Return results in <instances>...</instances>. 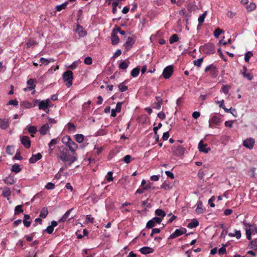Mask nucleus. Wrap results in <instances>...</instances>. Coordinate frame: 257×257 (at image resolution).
Masks as SVG:
<instances>
[{
  "instance_id": "2eb2a0df",
  "label": "nucleus",
  "mask_w": 257,
  "mask_h": 257,
  "mask_svg": "<svg viewBox=\"0 0 257 257\" xmlns=\"http://www.w3.org/2000/svg\"><path fill=\"white\" fill-rule=\"evenodd\" d=\"M42 157V156L41 153H38L36 155H33L29 159V162L30 163L33 164L35 163L37 161L40 160Z\"/></svg>"
},
{
  "instance_id": "49530a36",
  "label": "nucleus",
  "mask_w": 257,
  "mask_h": 257,
  "mask_svg": "<svg viewBox=\"0 0 257 257\" xmlns=\"http://www.w3.org/2000/svg\"><path fill=\"white\" fill-rule=\"evenodd\" d=\"M155 224L152 219L148 221L146 224V228H152Z\"/></svg>"
},
{
  "instance_id": "a211bd4d",
  "label": "nucleus",
  "mask_w": 257,
  "mask_h": 257,
  "mask_svg": "<svg viewBox=\"0 0 257 257\" xmlns=\"http://www.w3.org/2000/svg\"><path fill=\"white\" fill-rule=\"evenodd\" d=\"M205 211V209L203 207L202 202L198 201L197 202V207L196 209V212L198 214H202Z\"/></svg>"
},
{
  "instance_id": "6ab92c4d",
  "label": "nucleus",
  "mask_w": 257,
  "mask_h": 257,
  "mask_svg": "<svg viewBox=\"0 0 257 257\" xmlns=\"http://www.w3.org/2000/svg\"><path fill=\"white\" fill-rule=\"evenodd\" d=\"M114 30H115V29L113 30V31L112 32L111 35V43L112 45L117 44L119 41L118 37L114 32Z\"/></svg>"
},
{
  "instance_id": "338daca9",
  "label": "nucleus",
  "mask_w": 257,
  "mask_h": 257,
  "mask_svg": "<svg viewBox=\"0 0 257 257\" xmlns=\"http://www.w3.org/2000/svg\"><path fill=\"white\" fill-rule=\"evenodd\" d=\"M165 174L167 175L168 177L170 178L171 179H173L174 178V174L171 172L169 171H165Z\"/></svg>"
},
{
  "instance_id": "4c0bfd02",
  "label": "nucleus",
  "mask_w": 257,
  "mask_h": 257,
  "mask_svg": "<svg viewBox=\"0 0 257 257\" xmlns=\"http://www.w3.org/2000/svg\"><path fill=\"white\" fill-rule=\"evenodd\" d=\"M203 58H201L199 59H198L197 60H195L193 61V64L195 66L200 67L201 66L202 63L203 62Z\"/></svg>"
},
{
  "instance_id": "3c124183",
  "label": "nucleus",
  "mask_w": 257,
  "mask_h": 257,
  "mask_svg": "<svg viewBox=\"0 0 257 257\" xmlns=\"http://www.w3.org/2000/svg\"><path fill=\"white\" fill-rule=\"evenodd\" d=\"M132 159V157L131 155H127L125 156L123 158V161L126 164H128L130 163Z\"/></svg>"
},
{
  "instance_id": "864d4df0",
  "label": "nucleus",
  "mask_w": 257,
  "mask_h": 257,
  "mask_svg": "<svg viewBox=\"0 0 257 257\" xmlns=\"http://www.w3.org/2000/svg\"><path fill=\"white\" fill-rule=\"evenodd\" d=\"M84 62L86 65H90L92 64V59L90 57H86L84 59Z\"/></svg>"
},
{
  "instance_id": "774afa93",
  "label": "nucleus",
  "mask_w": 257,
  "mask_h": 257,
  "mask_svg": "<svg viewBox=\"0 0 257 257\" xmlns=\"http://www.w3.org/2000/svg\"><path fill=\"white\" fill-rule=\"evenodd\" d=\"M158 117L162 119H164L166 117V115L164 112L161 111L158 113Z\"/></svg>"
},
{
  "instance_id": "9b49d317",
  "label": "nucleus",
  "mask_w": 257,
  "mask_h": 257,
  "mask_svg": "<svg viewBox=\"0 0 257 257\" xmlns=\"http://www.w3.org/2000/svg\"><path fill=\"white\" fill-rule=\"evenodd\" d=\"M254 144V140L252 138L247 139L243 141V145L245 148L252 149Z\"/></svg>"
},
{
  "instance_id": "c85d7f7f",
  "label": "nucleus",
  "mask_w": 257,
  "mask_h": 257,
  "mask_svg": "<svg viewBox=\"0 0 257 257\" xmlns=\"http://www.w3.org/2000/svg\"><path fill=\"white\" fill-rule=\"evenodd\" d=\"M228 235L230 237H235L237 239L241 237V232L239 230H235L234 233H229Z\"/></svg>"
},
{
  "instance_id": "680f3d73",
  "label": "nucleus",
  "mask_w": 257,
  "mask_h": 257,
  "mask_svg": "<svg viewBox=\"0 0 257 257\" xmlns=\"http://www.w3.org/2000/svg\"><path fill=\"white\" fill-rule=\"evenodd\" d=\"M7 104L17 106L18 105V101L17 100H11L8 102Z\"/></svg>"
},
{
  "instance_id": "c9c22d12",
  "label": "nucleus",
  "mask_w": 257,
  "mask_h": 257,
  "mask_svg": "<svg viewBox=\"0 0 257 257\" xmlns=\"http://www.w3.org/2000/svg\"><path fill=\"white\" fill-rule=\"evenodd\" d=\"M179 40V38L177 34L173 35L170 38L169 42L170 44H173L176 42H177Z\"/></svg>"
},
{
  "instance_id": "c756f323",
  "label": "nucleus",
  "mask_w": 257,
  "mask_h": 257,
  "mask_svg": "<svg viewBox=\"0 0 257 257\" xmlns=\"http://www.w3.org/2000/svg\"><path fill=\"white\" fill-rule=\"evenodd\" d=\"M22 169L20 167V166L18 164H15L12 166L11 168V171L16 173H18L21 171Z\"/></svg>"
},
{
  "instance_id": "09e8293b",
  "label": "nucleus",
  "mask_w": 257,
  "mask_h": 257,
  "mask_svg": "<svg viewBox=\"0 0 257 257\" xmlns=\"http://www.w3.org/2000/svg\"><path fill=\"white\" fill-rule=\"evenodd\" d=\"M256 8V5L254 3H250L249 5L246 7L247 11H252L254 10Z\"/></svg>"
},
{
  "instance_id": "393cba45",
  "label": "nucleus",
  "mask_w": 257,
  "mask_h": 257,
  "mask_svg": "<svg viewBox=\"0 0 257 257\" xmlns=\"http://www.w3.org/2000/svg\"><path fill=\"white\" fill-rule=\"evenodd\" d=\"M199 225V222L195 219H193L187 225V227L189 228H193L197 227Z\"/></svg>"
},
{
  "instance_id": "423d86ee",
  "label": "nucleus",
  "mask_w": 257,
  "mask_h": 257,
  "mask_svg": "<svg viewBox=\"0 0 257 257\" xmlns=\"http://www.w3.org/2000/svg\"><path fill=\"white\" fill-rule=\"evenodd\" d=\"M172 151L174 155L177 157H180L184 154L185 149L182 146L178 145L177 146H174L172 148Z\"/></svg>"
},
{
  "instance_id": "f8f14e48",
  "label": "nucleus",
  "mask_w": 257,
  "mask_h": 257,
  "mask_svg": "<svg viewBox=\"0 0 257 257\" xmlns=\"http://www.w3.org/2000/svg\"><path fill=\"white\" fill-rule=\"evenodd\" d=\"M206 144H203L202 141H200L198 144V149L199 151L205 153H207L210 151V148H206Z\"/></svg>"
},
{
  "instance_id": "cd10ccee",
  "label": "nucleus",
  "mask_w": 257,
  "mask_h": 257,
  "mask_svg": "<svg viewBox=\"0 0 257 257\" xmlns=\"http://www.w3.org/2000/svg\"><path fill=\"white\" fill-rule=\"evenodd\" d=\"M68 4V3L67 2H66L61 5L57 6L56 7V11L58 12H60V11H62V10H64L67 6Z\"/></svg>"
},
{
  "instance_id": "b1692460",
  "label": "nucleus",
  "mask_w": 257,
  "mask_h": 257,
  "mask_svg": "<svg viewBox=\"0 0 257 257\" xmlns=\"http://www.w3.org/2000/svg\"><path fill=\"white\" fill-rule=\"evenodd\" d=\"M36 82V80L35 79H30L27 81V84L30 85L28 88L30 90L34 89L36 87V85L34 84L35 82Z\"/></svg>"
},
{
  "instance_id": "37998d69",
  "label": "nucleus",
  "mask_w": 257,
  "mask_h": 257,
  "mask_svg": "<svg viewBox=\"0 0 257 257\" xmlns=\"http://www.w3.org/2000/svg\"><path fill=\"white\" fill-rule=\"evenodd\" d=\"M206 15V12H205L203 14L201 15L198 18V21L199 24H202L204 21V19Z\"/></svg>"
},
{
  "instance_id": "a878e982",
  "label": "nucleus",
  "mask_w": 257,
  "mask_h": 257,
  "mask_svg": "<svg viewBox=\"0 0 257 257\" xmlns=\"http://www.w3.org/2000/svg\"><path fill=\"white\" fill-rule=\"evenodd\" d=\"M129 64L130 62L126 60L122 61L119 64V68L121 69H125L128 67Z\"/></svg>"
},
{
  "instance_id": "7c9ffc66",
  "label": "nucleus",
  "mask_w": 257,
  "mask_h": 257,
  "mask_svg": "<svg viewBox=\"0 0 257 257\" xmlns=\"http://www.w3.org/2000/svg\"><path fill=\"white\" fill-rule=\"evenodd\" d=\"M220 102H221V104H220V105H219V107L221 108H222L225 112L230 113V111H231L232 108L231 107L229 109H227V108H225L223 105V103H224L223 100H222L221 101L217 100L216 101V103H219Z\"/></svg>"
},
{
  "instance_id": "f704fd0d",
  "label": "nucleus",
  "mask_w": 257,
  "mask_h": 257,
  "mask_svg": "<svg viewBox=\"0 0 257 257\" xmlns=\"http://www.w3.org/2000/svg\"><path fill=\"white\" fill-rule=\"evenodd\" d=\"M75 138L78 143H81L84 140V136L81 134H77L75 135Z\"/></svg>"
},
{
  "instance_id": "473e14b6",
  "label": "nucleus",
  "mask_w": 257,
  "mask_h": 257,
  "mask_svg": "<svg viewBox=\"0 0 257 257\" xmlns=\"http://www.w3.org/2000/svg\"><path fill=\"white\" fill-rule=\"evenodd\" d=\"M134 43L135 42L134 39L132 37H129L127 39L126 42L125 43L126 47L128 46L129 47H131Z\"/></svg>"
},
{
  "instance_id": "052dcab7",
  "label": "nucleus",
  "mask_w": 257,
  "mask_h": 257,
  "mask_svg": "<svg viewBox=\"0 0 257 257\" xmlns=\"http://www.w3.org/2000/svg\"><path fill=\"white\" fill-rule=\"evenodd\" d=\"M142 206L144 207L145 210H146L148 208H150L151 205L150 203L147 202V200L144 201L142 202Z\"/></svg>"
},
{
  "instance_id": "0eeeda50",
  "label": "nucleus",
  "mask_w": 257,
  "mask_h": 257,
  "mask_svg": "<svg viewBox=\"0 0 257 257\" xmlns=\"http://www.w3.org/2000/svg\"><path fill=\"white\" fill-rule=\"evenodd\" d=\"M186 229L183 227L180 228V229H177L175 231L172 233L169 238L173 239L175 238L178 236H179L183 234H185L186 232Z\"/></svg>"
},
{
  "instance_id": "a18cd8bd",
  "label": "nucleus",
  "mask_w": 257,
  "mask_h": 257,
  "mask_svg": "<svg viewBox=\"0 0 257 257\" xmlns=\"http://www.w3.org/2000/svg\"><path fill=\"white\" fill-rule=\"evenodd\" d=\"M161 188L165 190H170L172 188V186H171L169 184L167 183L165 181L162 185Z\"/></svg>"
},
{
  "instance_id": "7ed1b4c3",
  "label": "nucleus",
  "mask_w": 257,
  "mask_h": 257,
  "mask_svg": "<svg viewBox=\"0 0 257 257\" xmlns=\"http://www.w3.org/2000/svg\"><path fill=\"white\" fill-rule=\"evenodd\" d=\"M35 105H37L40 109L46 110L48 108L51 107L52 105L50 99H47L46 100H36Z\"/></svg>"
},
{
  "instance_id": "13d9d810",
  "label": "nucleus",
  "mask_w": 257,
  "mask_h": 257,
  "mask_svg": "<svg viewBox=\"0 0 257 257\" xmlns=\"http://www.w3.org/2000/svg\"><path fill=\"white\" fill-rule=\"evenodd\" d=\"M122 104V102H118L117 103L116 107H115V111H117V112H119L121 111V105Z\"/></svg>"
},
{
  "instance_id": "c03bdc74",
  "label": "nucleus",
  "mask_w": 257,
  "mask_h": 257,
  "mask_svg": "<svg viewBox=\"0 0 257 257\" xmlns=\"http://www.w3.org/2000/svg\"><path fill=\"white\" fill-rule=\"evenodd\" d=\"M222 32V30L219 28H217L215 30L213 34L215 38H218Z\"/></svg>"
},
{
  "instance_id": "20e7f679",
  "label": "nucleus",
  "mask_w": 257,
  "mask_h": 257,
  "mask_svg": "<svg viewBox=\"0 0 257 257\" xmlns=\"http://www.w3.org/2000/svg\"><path fill=\"white\" fill-rule=\"evenodd\" d=\"M63 79L66 82V86L70 87L72 85L73 73L70 70H67L63 74Z\"/></svg>"
},
{
  "instance_id": "2f4dec72",
  "label": "nucleus",
  "mask_w": 257,
  "mask_h": 257,
  "mask_svg": "<svg viewBox=\"0 0 257 257\" xmlns=\"http://www.w3.org/2000/svg\"><path fill=\"white\" fill-rule=\"evenodd\" d=\"M48 213V210L47 208L43 207L40 212V216L42 218H46Z\"/></svg>"
},
{
  "instance_id": "dca6fc26",
  "label": "nucleus",
  "mask_w": 257,
  "mask_h": 257,
  "mask_svg": "<svg viewBox=\"0 0 257 257\" xmlns=\"http://www.w3.org/2000/svg\"><path fill=\"white\" fill-rule=\"evenodd\" d=\"M73 210V208H71L69 210H68L64 215L60 219L59 222H64L66 221L67 219H70L73 218V216H71V217H69L70 214L72 210Z\"/></svg>"
},
{
  "instance_id": "412c9836",
  "label": "nucleus",
  "mask_w": 257,
  "mask_h": 257,
  "mask_svg": "<svg viewBox=\"0 0 257 257\" xmlns=\"http://www.w3.org/2000/svg\"><path fill=\"white\" fill-rule=\"evenodd\" d=\"M244 225L245 226H248L249 227V228L247 229V228H246L245 229V232H246V238L248 240H251V225L248 223H243Z\"/></svg>"
},
{
  "instance_id": "72a5a7b5",
  "label": "nucleus",
  "mask_w": 257,
  "mask_h": 257,
  "mask_svg": "<svg viewBox=\"0 0 257 257\" xmlns=\"http://www.w3.org/2000/svg\"><path fill=\"white\" fill-rule=\"evenodd\" d=\"M140 69L139 68L136 67L133 69L131 71V75L134 77H136L138 76L139 75V73L140 72Z\"/></svg>"
},
{
  "instance_id": "4be33fe9",
  "label": "nucleus",
  "mask_w": 257,
  "mask_h": 257,
  "mask_svg": "<svg viewBox=\"0 0 257 257\" xmlns=\"http://www.w3.org/2000/svg\"><path fill=\"white\" fill-rule=\"evenodd\" d=\"M49 127L50 126L48 123L45 124L44 125L42 126L39 130L41 135H45V134H46Z\"/></svg>"
},
{
  "instance_id": "f3484780",
  "label": "nucleus",
  "mask_w": 257,
  "mask_h": 257,
  "mask_svg": "<svg viewBox=\"0 0 257 257\" xmlns=\"http://www.w3.org/2000/svg\"><path fill=\"white\" fill-rule=\"evenodd\" d=\"M140 251L144 254H147L152 253L154 249L149 246H144L140 249Z\"/></svg>"
},
{
  "instance_id": "4d7b16f0",
  "label": "nucleus",
  "mask_w": 257,
  "mask_h": 257,
  "mask_svg": "<svg viewBox=\"0 0 257 257\" xmlns=\"http://www.w3.org/2000/svg\"><path fill=\"white\" fill-rule=\"evenodd\" d=\"M78 63H79V61H74L71 65H70V66H68V68L72 69H75L78 65Z\"/></svg>"
},
{
  "instance_id": "bb28decb",
  "label": "nucleus",
  "mask_w": 257,
  "mask_h": 257,
  "mask_svg": "<svg viewBox=\"0 0 257 257\" xmlns=\"http://www.w3.org/2000/svg\"><path fill=\"white\" fill-rule=\"evenodd\" d=\"M155 214L159 216V217H161L162 219L166 215L165 212L161 209H157L155 210Z\"/></svg>"
},
{
  "instance_id": "6e6d98bb",
  "label": "nucleus",
  "mask_w": 257,
  "mask_h": 257,
  "mask_svg": "<svg viewBox=\"0 0 257 257\" xmlns=\"http://www.w3.org/2000/svg\"><path fill=\"white\" fill-rule=\"evenodd\" d=\"M14 149L12 146H8L6 148V152L9 155H12L13 153Z\"/></svg>"
},
{
  "instance_id": "f257e3e1",
  "label": "nucleus",
  "mask_w": 257,
  "mask_h": 257,
  "mask_svg": "<svg viewBox=\"0 0 257 257\" xmlns=\"http://www.w3.org/2000/svg\"><path fill=\"white\" fill-rule=\"evenodd\" d=\"M58 158L64 162H69V165L77 160V158L71 156L69 153L68 150L63 149L57 155Z\"/></svg>"
},
{
  "instance_id": "ea45409f",
  "label": "nucleus",
  "mask_w": 257,
  "mask_h": 257,
  "mask_svg": "<svg viewBox=\"0 0 257 257\" xmlns=\"http://www.w3.org/2000/svg\"><path fill=\"white\" fill-rule=\"evenodd\" d=\"M28 131L30 134H35L37 132L36 127L34 125L30 126L28 127Z\"/></svg>"
},
{
  "instance_id": "39448f33",
  "label": "nucleus",
  "mask_w": 257,
  "mask_h": 257,
  "mask_svg": "<svg viewBox=\"0 0 257 257\" xmlns=\"http://www.w3.org/2000/svg\"><path fill=\"white\" fill-rule=\"evenodd\" d=\"M202 51L206 54H212L215 52L214 45L212 43H208L202 47Z\"/></svg>"
},
{
  "instance_id": "f03ea898",
  "label": "nucleus",
  "mask_w": 257,
  "mask_h": 257,
  "mask_svg": "<svg viewBox=\"0 0 257 257\" xmlns=\"http://www.w3.org/2000/svg\"><path fill=\"white\" fill-rule=\"evenodd\" d=\"M62 142L69 148V150L73 155L75 154V152L78 148V145L72 140L69 136L64 137L62 139Z\"/></svg>"
},
{
  "instance_id": "ddd939ff",
  "label": "nucleus",
  "mask_w": 257,
  "mask_h": 257,
  "mask_svg": "<svg viewBox=\"0 0 257 257\" xmlns=\"http://www.w3.org/2000/svg\"><path fill=\"white\" fill-rule=\"evenodd\" d=\"M21 143L25 148L28 149L31 146V141L28 136H23L21 139Z\"/></svg>"
},
{
  "instance_id": "1a4fd4ad",
  "label": "nucleus",
  "mask_w": 257,
  "mask_h": 257,
  "mask_svg": "<svg viewBox=\"0 0 257 257\" xmlns=\"http://www.w3.org/2000/svg\"><path fill=\"white\" fill-rule=\"evenodd\" d=\"M221 122V119L220 117L214 116L209 120V127H213L214 125H218Z\"/></svg>"
},
{
  "instance_id": "de8ad7c7",
  "label": "nucleus",
  "mask_w": 257,
  "mask_h": 257,
  "mask_svg": "<svg viewBox=\"0 0 257 257\" xmlns=\"http://www.w3.org/2000/svg\"><path fill=\"white\" fill-rule=\"evenodd\" d=\"M118 87L120 92H124L127 90V87L123 85L122 83H120L119 85H118Z\"/></svg>"
},
{
  "instance_id": "0e129e2a",
  "label": "nucleus",
  "mask_w": 257,
  "mask_h": 257,
  "mask_svg": "<svg viewBox=\"0 0 257 257\" xmlns=\"http://www.w3.org/2000/svg\"><path fill=\"white\" fill-rule=\"evenodd\" d=\"M215 200V197H211L208 200V203L210 204V206L211 207H214L215 206V204L213 203V201Z\"/></svg>"
},
{
  "instance_id": "a19ab883",
  "label": "nucleus",
  "mask_w": 257,
  "mask_h": 257,
  "mask_svg": "<svg viewBox=\"0 0 257 257\" xmlns=\"http://www.w3.org/2000/svg\"><path fill=\"white\" fill-rule=\"evenodd\" d=\"M252 53L250 51H248L246 52L244 56V60L246 62H248L249 60V59L252 56Z\"/></svg>"
},
{
  "instance_id": "5701e85b",
  "label": "nucleus",
  "mask_w": 257,
  "mask_h": 257,
  "mask_svg": "<svg viewBox=\"0 0 257 257\" xmlns=\"http://www.w3.org/2000/svg\"><path fill=\"white\" fill-rule=\"evenodd\" d=\"M58 143V139H52L50 143L49 144V152L52 153L53 150V147H55V146Z\"/></svg>"
},
{
  "instance_id": "5fc2aeb1",
  "label": "nucleus",
  "mask_w": 257,
  "mask_h": 257,
  "mask_svg": "<svg viewBox=\"0 0 257 257\" xmlns=\"http://www.w3.org/2000/svg\"><path fill=\"white\" fill-rule=\"evenodd\" d=\"M53 230L54 228L51 225H49L46 228L45 230H44V231H46L49 234H51L52 233Z\"/></svg>"
},
{
  "instance_id": "e433bc0d",
  "label": "nucleus",
  "mask_w": 257,
  "mask_h": 257,
  "mask_svg": "<svg viewBox=\"0 0 257 257\" xmlns=\"http://www.w3.org/2000/svg\"><path fill=\"white\" fill-rule=\"evenodd\" d=\"M40 62L46 65H48L51 62H54V60L53 59H50L49 60L45 59L44 58H41L40 60Z\"/></svg>"
},
{
  "instance_id": "e2e57ef3",
  "label": "nucleus",
  "mask_w": 257,
  "mask_h": 257,
  "mask_svg": "<svg viewBox=\"0 0 257 257\" xmlns=\"http://www.w3.org/2000/svg\"><path fill=\"white\" fill-rule=\"evenodd\" d=\"M5 182L7 184H13L14 183V181L13 179H11V178H7L5 180Z\"/></svg>"
},
{
  "instance_id": "aec40b11",
  "label": "nucleus",
  "mask_w": 257,
  "mask_h": 257,
  "mask_svg": "<svg viewBox=\"0 0 257 257\" xmlns=\"http://www.w3.org/2000/svg\"><path fill=\"white\" fill-rule=\"evenodd\" d=\"M76 31L80 37H83L86 35V31H84L82 27L80 25L77 26Z\"/></svg>"
},
{
  "instance_id": "6e6552de",
  "label": "nucleus",
  "mask_w": 257,
  "mask_h": 257,
  "mask_svg": "<svg viewBox=\"0 0 257 257\" xmlns=\"http://www.w3.org/2000/svg\"><path fill=\"white\" fill-rule=\"evenodd\" d=\"M173 67L171 65L167 66L163 70V76L165 79H168L172 75Z\"/></svg>"
},
{
  "instance_id": "603ef678",
  "label": "nucleus",
  "mask_w": 257,
  "mask_h": 257,
  "mask_svg": "<svg viewBox=\"0 0 257 257\" xmlns=\"http://www.w3.org/2000/svg\"><path fill=\"white\" fill-rule=\"evenodd\" d=\"M152 219L154 222L155 224H160L162 221V218L161 217H155L153 218Z\"/></svg>"
},
{
  "instance_id": "8fccbe9b",
  "label": "nucleus",
  "mask_w": 257,
  "mask_h": 257,
  "mask_svg": "<svg viewBox=\"0 0 257 257\" xmlns=\"http://www.w3.org/2000/svg\"><path fill=\"white\" fill-rule=\"evenodd\" d=\"M221 227L222 228L223 231L221 233L220 236H221V237L224 238L225 236V235L227 233V229L225 226H224V225L223 224L221 225Z\"/></svg>"
},
{
  "instance_id": "4468645a",
  "label": "nucleus",
  "mask_w": 257,
  "mask_h": 257,
  "mask_svg": "<svg viewBox=\"0 0 257 257\" xmlns=\"http://www.w3.org/2000/svg\"><path fill=\"white\" fill-rule=\"evenodd\" d=\"M9 126V120L7 118H0V128L6 130Z\"/></svg>"
},
{
  "instance_id": "69168bd1",
  "label": "nucleus",
  "mask_w": 257,
  "mask_h": 257,
  "mask_svg": "<svg viewBox=\"0 0 257 257\" xmlns=\"http://www.w3.org/2000/svg\"><path fill=\"white\" fill-rule=\"evenodd\" d=\"M229 88L230 87L228 85H224L222 88V90L224 93L227 94L228 92Z\"/></svg>"
},
{
  "instance_id": "9d476101",
  "label": "nucleus",
  "mask_w": 257,
  "mask_h": 257,
  "mask_svg": "<svg viewBox=\"0 0 257 257\" xmlns=\"http://www.w3.org/2000/svg\"><path fill=\"white\" fill-rule=\"evenodd\" d=\"M204 71L205 72H210L211 75L215 77L217 75V71L216 70V67L212 64L208 65L205 68Z\"/></svg>"
},
{
  "instance_id": "79ce46f5",
  "label": "nucleus",
  "mask_w": 257,
  "mask_h": 257,
  "mask_svg": "<svg viewBox=\"0 0 257 257\" xmlns=\"http://www.w3.org/2000/svg\"><path fill=\"white\" fill-rule=\"evenodd\" d=\"M22 206L19 205L16 206L15 208V214H19L20 213L23 212L24 210L22 209Z\"/></svg>"
},
{
  "instance_id": "58836bf2",
  "label": "nucleus",
  "mask_w": 257,
  "mask_h": 257,
  "mask_svg": "<svg viewBox=\"0 0 257 257\" xmlns=\"http://www.w3.org/2000/svg\"><path fill=\"white\" fill-rule=\"evenodd\" d=\"M11 194V191L10 188H5L3 191V195L6 197H8Z\"/></svg>"
},
{
  "instance_id": "bf43d9fd",
  "label": "nucleus",
  "mask_w": 257,
  "mask_h": 257,
  "mask_svg": "<svg viewBox=\"0 0 257 257\" xmlns=\"http://www.w3.org/2000/svg\"><path fill=\"white\" fill-rule=\"evenodd\" d=\"M55 184L54 183L49 182L46 185L45 188L48 190H51L54 188Z\"/></svg>"
}]
</instances>
